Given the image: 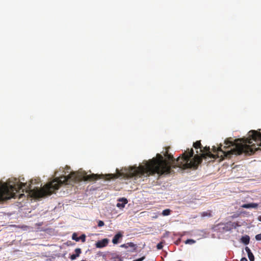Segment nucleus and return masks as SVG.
Wrapping results in <instances>:
<instances>
[{"instance_id": "obj_1", "label": "nucleus", "mask_w": 261, "mask_h": 261, "mask_svg": "<svg viewBox=\"0 0 261 261\" xmlns=\"http://www.w3.org/2000/svg\"><path fill=\"white\" fill-rule=\"evenodd\" d=\"M164 156L165 159L162 155L157 153L155 158L146 161L144 165L129 167L125 169L126 176L137 179L155 173L159 175L170 174L173 171L172 168L177 167L184 169H197L203 159H216V155L210 151V147L206 146L202 147L201 152L195 155L193 149L191 148L185 151L176 159L174 158L172 154L168 153V150L164 153Z\"/></svg>"}, {"instance_id": "obj_2", "label": "nucleus", "mask_w": 261, "mask_h": 261, "mask_svg": "<svg viewBox=\"0 0 261 261\" xmlns=\"http://www.w3.org/2000/svg\"><path fill=\"white\" fill-rule=\"evenodd\" d=\"M115 175L112 174L107 175H98L97 174H92L87 175L85 171L79 172H71L67 176H61L59 178L54 179L51 182L45 185L43 188L39 189L38 187L32 189V184L33 181L35 183L38 184V179H32L29 185L27 183L25 186H22V192L24 190L26 192H28L31 197L34 198H41L47 195H50L54 191L58 190L63 184H72L80 181H94L98 179L103 178L106 180H109L115 177Z\"/></svg>"}, {"instance_id": "obj_3", "label": "nucleus", "mask_w": 261, "mask_h": 261, "mask_svg": "<svg viewBox=\"0 0 261 261\" xmlns=\"http://www.w3.org/2000/svg\"><path fill=\"white\" fill-rule=\"evenodd\" d=\"M227 139L225 140V146L223 150L222 145L219 147L213 146V151L217 153L216 158L219 156V153L222 152L226 158H230L233 154L240 155L244 153L251 155L259 149L261 147V133L256 130H251L248 133V137L234 140V141Z\"/></svg>"}, {"instance_id": "obj_4", "label": "nucleus", "mask_w": 261, "mask_h": 261, "mask_svg": "<svg viewBox=\"0 0 261 261\" xmlns=\"http://www.w3.org/2000/svg\"><path fill=\"white\" fill-rule=\"evenodd\" d=\"M26 184H22L19 181L13 185L8 183L0 185V202H2L11 198H16L18 196V193L22 189V186H25ZM24 195L23 194H19V198Z\"/></svg>"}, {"instance_id": "obj_5", "label": "nucleus", "mask_w": 261, "mask_h": 261, "mask_svg": "<svg viewBox=\"0 0 261 261\" xmlns=\"http://www.w3.org/2000/svg\"><path fill=\"white\" fill-rule=\"evenodd\" d=\"M109 240L108 239H103L100 241H98L95 244L96 248H101L108 245Z\"/></svg>"}, {"instance_id": "obj_6", "label": "nucleus", "mask_w": 261, "mask_h": 261, "mask_svg": "<svg viewBox=\"0 0 261 261\" xmlns=\"http://www.w3.org/2000/svg\"><path fill=\"white\" fill-rule=\"evenodd\" d=\"M127 202L128 201L125 198H120L118 199V202L117 204V206L119 208H123Z\"/></svg>"}, {"instance_id": "obj_7", "label": "nucleus", "mask_w": 261, "mask_h": 261, "mask_svg": "<svg viewBox=\"0 0 261 261\" xmlns=\"http://www.w3.org/2000/svg\"><path fill=\"white\" fill-rule=\"evenodd\" d=\"M193 146L195 149H197L196 154H199V152H201V148H202L200 141H197L196 142L193 143Z\"/></svg>"}, {"instance_id": "obj_8", "label": "nucleus", "mask_w": 261, "mask_h": 261, "mask_svg": "<svg viewBox=\"0 0 261 261\" xmlns=\"http://www.w3.org/2000/svg\"><path fill=\"white\" fill-rule=\"evenodd\" d=\"M122 237V234L121 232L117 233L115 236L114 237L112 242L114 244H116L118 243V240Z\"/></svg>"}, {"instance_id": "obj_9", "label": "nucleus", "mask_w": 261, "mask_h": 261, "mask_svg": "<svg viewBox=\"0 0 261 261\" xmlns=\"http://www.w3.org/2000/svg\"><path fill=\"white\" fill-rule=\"evenodd\" d=\"M258 206V204L255 203L244 204L242 207L243 208H256Z\"/></svg>"}, {"instance_id": "obj_10", "label": "nucleus", "mask_w": 261, "mask_h": 261, "mask_svg": "<svg viewBox=\"0 0 261 261\" xmlns=\"http://www.w3.org/2000/svg\"><path fill=\"white\" fill-rule=\"evenodd\" d=\"M242 241L245 244L247 245L249 243L250 238L249 236H246L245 237H243L241 239Z\"/></svg>"}, {"instance_id": "obj_11", "label": "nucleus", "mask_w": 261, "mask_h": 261, "mask_svg": "<svg viewBox=\"0 0 261 261\" xmlns=\"http://www.w3.org/2000/svg\"><path fill=\"white\" fill-rule=\"evenodd\" d=\"M201 216L202 217H210L212 216L211 212L210 211H206V212H203L201 213Z\"/></svg>"}, {"instance_id": "obj_12", "label": "nucleus", "mask_w": 261, "mask_h": 261, "mask_svg": "<svg viewBox=\"0 0 261 261\" xmlns=\"http://www.w3.org/2000/svg\"><path fill=\"white\" fill-rule=\"evenodd\" d=\"M171 211L170 209H166L163 211L162 215L164 216H168L170 214Z\"/></svg>"}, {"instance_id": "obj_13", "label": "nucleus", "mask_w": 261, "mask_h": 261, "mask_svg": "<svg viewBox=\"0 0 261 261\" xmlns=\"http://www.w3.org/2000/svg\"><path fill=\"white\" fill-rule=\"evenodd\" d=\"M72 239L76 242H78L80 240V238L77 237V234L75 232L72 234Z\"/></svg>"}, {"instance_id": "obj_14", "label": "nucleus", "mask_w": 261, "mask_h": 261, "mask_svg": "<svg viewBox=\"0 0 261 261\" xmlns=\"http://www.w3.org/2000/svg\"><path fill=\"white\" fill-rule=\"evenodd\" d=\"M75 254L77 257H79L80 255V254L82 252L81 249L80 248H76L74 250Z\"/></svg>"}, {"instance_id": "obj_15", "label": "nucleus", "mask_w": 261, "mask_h": 261, "mask_svg": "<svg viewBox=\"0 0 261 261\" xmlns=\"http://www.w3.org/2000/svg\"><path fill=\"white\" fill-rule=\"evenodd\" d=\"M196 241L193 239H188L185 241V244H193Z\"/></svg>"}, {"instance_id": "obj_16", "label": "nucleus", "mask_w": 261, "mask_h": 261, "mask_svg": "<svg viewBox=\"0 0 261 261\" xmlns=\"http://www.w3.org/2000/svg\"><path fill=\"white\" fill-rule=\"evenodd\" d=\"M248 257L250 261H254V257L252 252H251L248 254Z\"/></svg>"}, {"instance_id": "obj_17", "label": "nucleus", "mask_w": 261, "mask_h": 261, "mask_svg": "<svg viewBox=\"0 0 261 261\" xmlns=\"http://www.w3.org/2000/svg\"><path fill=\"white\" fill-rule=\"evenodd\" d=\"M127 245H128V248L129 247H133L134 248V250L135 251L136 249V245L133 243H132V242H130V243H127Z\"/></svg>"}, {"instance_id": "obj_18", "label": "nucleus", "mask_w": 261, "mask_h": 261, "mask_svg": "<svg viewBox=\"0 0 261 261\" xmlns=\"http://www.w3.org/2000/svg\"><path fill=\"white\" fill-rule=\"evenodd\" d=\"M80 238V240L82 241V242H85L86 241V236L85 234H83L81 236L79 237Z\"/></svg>"}, {"instance_id": "obj_19", "label": "nucleus", "mask_w": 261, "mask_h": 261, "mask_svg": "<svg viewBox=\"0 0 261 261\" xmlns=\"http://www.w3.org/2000/svg\"><path fill=\"white\" fill-rule=\"evenodd\" d=\"M163 242H161L160 243H159L157 245V246H156V248L159 250L162 249L163 248Z\"/></svg>"}, {"instance_id": "obj_20", "label": "nucleus", "mask_w": 261, "mask_h": 261, "mask_svg": "<svg viewBox=\"0 0 261 261\" xmlns=\"http://www.w3.org/2000/svg\"><path fill=\"white\" fill-rule=\"evenodd\" d=\"M104 222L101 220H99L98 222V227H101L104 225Z\"/></svg>"}, {"instance_id": "obj_21", "label": "nucleus", "mask_w": 261, "mask_h": 261, "mask_svg": "<svg viewBox=\"0 0 261 261\" xmlns=\"http://www.w3.org/2000/svg\"><path fill=\"white\" fill-rule=\"evenodd\" d=\"M255 239L257 241L261 240V233L255 236Z\"/></svg>"}, {"instance_id": "obj_22", "label": "nucleus", "mask_w": 261, "mask_h": 261, "mask_svg": "<svg viewBox=\"0 0 261 261\" xmlns=\"http://www.w3.org/2000/svg\"><path fill=\"white\" fill-rule=\"evenodd\" d=\"M77 256H76L75 254H73L72 255H70V258L71 259V260H74L76 258H77Z\"/></svg>"}, {"instance_id": "obj_23", "label": "nucleus", "mask_w": 261, "mask_h": 261, "mask_svg": "<svg viewBox=\"0 0 261 261\" xmlns=\"http://www.w3.org/2000/svg\"><path fill=\"white\" fill-rule=\"evenodd\" d=\"M245 250L247 252L248 254L251 252V250L250 249V248L248 247H245Z\"/></svg>"}, {"instance_id": "obj_24", "label": "nucleus", "mask_w": 261, "mask_h": 261, "mask_svg": "<svg viewBox=\"0 0 261 261\" xmlns=\"http://www.w3.org/2000/svg\"><path fill=\"white\" fill-rule=\"evenodd\" d=\"M120 247H122V248H128L127 243V244H122V245H121L120 246Z\"/></svg>"}, {"instance_id": "obj_25", "label": "nucleus", "mask_w": 261, "mask_h": 261, "mask_svg": "<svg viewBox=\"0 0 261 261\" xmlns=\"http://www.w3.org/2000/svg\"><path fill=\"white\" fill-rule=\"evenodd\" d=\"M144 258H145V257L143 256L140 258L134 260L133 261H142L143 260H144Z\"/></svg>"}, {"instance_id": "obj_26", "label": "nucleus", "mask_w": 261, "mask_h": 261, "mask_svg": "<svg viewBox=\"0 0 261 261\" xmlns=\"http://www.w3.org/2000/svg\"><path fill=\"white\" fill-rule=\"evenodd\" d=\"M240 261H248V260L245 257H243Z\"/></svg>"}, {"instance_id": "obj_27", "label": "nucleus", "mask_w": 261, "mask_h": 261, "mask_svg": "<svg viewBox=\"0 0 261 261\" xmlns=\"http://www.w3.org/2000/svg\"><path fill=\"white\" fill-rule=\"evenodd\" d=\"M258 221L261 222V216H259L257 218Z\"/></svg>"}, {"instance_id": "obj_28", "label": "nucleus", "mask_w": 261, "mask_h": 261, "mask_svg": "<svg viewBox=\"0 0 261 261\" xmlns=\"http://www.w3.org/2000/svg\"><path fill=\"white\" fill-rule=\"evenodd\" d=\"M67 169H70V167H69L67 166Z\"/></svg>"}]
</instances>
